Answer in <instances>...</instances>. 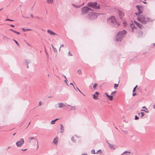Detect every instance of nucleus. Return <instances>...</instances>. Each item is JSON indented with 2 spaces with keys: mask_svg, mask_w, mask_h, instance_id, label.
<instances>
[{
  "mask_svg": "<svg viewBox=\"0 0 155 155\" xmlns=\"http://www.w3.org/2000/svg\"><path fill=\"white\" fill-rule=\"evenodd\" d=\"M127 32L125 30L119 31L116 35L115 41H120L122 38L125 36Z\"/></svg>",
  "mask_w": 155,
  "mask_h": 155,
  "instance_id": "nucleus-1",
  "label": "nucleus"
},
{
  "mask_svg": "<svg viewBox=\"0 0 155 155\" xmlns=\"http://www.w3.org/2000/svg\"><path fill=\"white\" fill-rule=\"evenodd\" d=\"M98 15V13L91 12L89 13L88 15V18L90 20H93L97 18Z\"/></svg>",
  "mask_w": 155,
  "mask_h": 155,
  "instance_id": "nucleus-2",
  "label": "nucleus"
},
{
  "mask_svg": "<svg viewBox=\"0 0 155 155\" xmlns=\"http://www.w3.org/2000/svg\"><path fill=\"white\" fill-rule=\"evenodd\" d=\"M137 19L143 24H145L149 21L148 18H145L144 15H140L138 17Z\"/></svg>",
  "mask_w": 155,
  "mask_h": 155,
  "instance_id": "nucleus-3",
  "label": "nucleus"
},
{
  "mask_svg": "<svg viewBox=\"0 0 155 155\" xmlns=\"http://www.w3.org/2000/svg\"><path fill=\"white\" fill-rule=\"evenodd\" d=\"M87 5L88 6L91 7L93 8L97 9H100L99 5L97 4L96 2L94 3L89 2L87 4Z\"/></svg>",
  "mask_w": 155,
  "mask_h": 155,
  "instance_id": "nucleus-4",
  "label": "nucleus"
},
{
  "mask_svg": "<svg viewBox=\"0 0 155 155\" xmlns=\"http://www.w3.org/2000/svg\"><path fill=\"white\" fill-rule=\"evenodd\" d=\"M107 22L109 23H116V19L114 16L109 17L107 19Z\"/></svg>",
  "mask_w": 155,
  "mask_h": 155,
  "instance_id": "nucleus-5",
  "label": "nucleus"
},
{
  "mask_svg": "<svg viewBox=\"0 0 155 155\" xmlns=\"http://www.w3.org/2000/svg\"><path fill=\"white\" fill-rule=\"evenodd\" d=\"M91 9L87 7H84L81 9V12L83 14H85L87 13Z\"/></svg>",
  "mask_w": 155,
  "mask_h": 155,
  "instance_id": "nucleus-6",
  "label": "nucleus"
},
{
  "mask_svg": "<svg viewBox=\"0 0 155 155\" xmlns=\"http://www.w3.org/2000/svg\"><path fill=\"white\" fill-rule=\"evenodd\" d=\"M24 141L23 138H21L20 141L17 142L16 144L18 147H21L24 143Z\"/></svg>",
  "mask_w": 155,
  "mask_h": 155,
  "instance_id": "nucleus-7",
  "label": "nucleus"
},
{
  "mask_svg": "<svg viewBox=\"0 0 155 155\" xmlns=\"http://www.w3.org/2000/svg\"><path fill=\"white\" fill-rule=\"evenodd\" d=\"M47 32L48 34H49L51 35H57L53 31L50 29L48 30L47 31Z\"/></svg>",
  "mask_w": 155,
  "mask_h": 155,
  "instance_id": "nucleus-8",
  "label": "nucleus"
},
{
  "mask_svg": "<svg viewBox=\"0 0 155 155\" xmlns=\"http://www.w3.org/2000/svg\"><path fill=\"white\" fill-rule=\"evenodd\" d=\"M105 94L106 95L107 97L108 98L109 100L111 101L113 100V98L112 96L109 95L108 94V93H105Z\"/></svg>",
  "mask_w": 155,
  "mask_h": 155,
  "instance_id": "nucleus-9",
  "label": "nucleus"
},
{
  "mask_svg": "<svg viewBox=\"0 0 155 155\" xmlns=\"http://www.w3.org/2000/svg\"><path fill=\"white\" fill-rule=\"evenodd\" d=\"M136 7L137 8L138 11V15H140L142 13V11H141L142 8L138 6H137Z\"/></svg>",
  "mask_w": 155,
  "mask_h": 155,
  "instance_id": "nucleus-10",
  "label": "nucleus"
},
{
  "mask_svg": "<svg viewBox=\"0 0 155 155\" xmlns=\"http://www.w3.org/2000/svg\"><path fill=\"white\" fill-rule=\"evenodd\" d=\"M118 13L120 18H122L124 15V13L122 11H118Z\"/></svg>",
  "mask_w": 155,
  "mask_h": 155,
  "instance_id": "nucleus-11",
  "label": "nucleus"
},
{
  "mask_svg": "<svg viewBox=\"0 0 155 155\" xmlns=\"http://www.w3.org/2000/svg\"><path fill=\"white\" fill-rule=\"evenodd\" d=\"M98 93L97 92H96L93 95V98L95 100H97V96L98 95Z\"/></svg>",
  "mask_w": 155,
  "mask_h": 155,
  "instance_id": "nucleus-12",
  "label": "nucleus"
},
{
  "mask_svg": "<svg viewBox=\"0 0 155 155\" xmlns=\"http://www.w3.org/2000/svg\"><path fill=\"white\" fill-rule=\"evenodd\" d=\"M91 153L92 154H95V153H102V152L101 150H98L97 152L95 153V151L94 150H92L91 151Z\"/></svg>",
  "mask_w": 155,
  "mask_h": 155,
  "instance_id": "nucleus-13",
  "label": "nucleus"
},
{
  "mask_svg": "<svg viewBox=\"0 0 155 155\" xmlns=\"http://www.w3.org/2000/svg\"><path fill=\"white\" fill-rule=\"evenodd\" d=\"M59 107L60 108L65 106V104L63 103H59L58 104Z\"/></svg>",
  "mask_w": 155,
  "mask_h": 155,
  "instance_id": "nucleus-14",
  "label": "nucleus"
},
{
  "mask_svg": "<svg viewBox=\"0 0 155 155\" xmlns=\"http://www.w3.org/2000/svg\"><path fill=\"white\" fill-rule=\"evenodd\" d=\"M67 107L71 110H75V106H72L70 105H68Z\"/></svg>",
  "mask_w": 155,
  "mask_h": 155,
  "instance_id": "nucleus-15",
  "label": "nucleus"
},
{
  "mask_svg": "<svg viewBox=\"0 0 155 155\" xmlns=\"http://www.w3.org/2000/svg\"><path fill=\"white\" fill-rule=\"evenodd\" d=\"M134 22L139 28H140V29L142 28V25L141 24L138 23L137 22H136L135 21H134Z\"/></svg>",
  "mask_w": 155,
  "mask_h": 155,
  "instance_id": "nucleus-16",
  "label": "nucleus"
},
{
  "mask_svg": "<svg viewBox=\"0 0 155 155\" xmlns=\"http://www.w3.org/2000/svg\"><path fill=\"white\" fill-rule=\"evenodd\" d=\"M58 140V137H56L54 140L53 141V142L56 144H57Z\"/></svg>",
  "mask_w": 155,
  "mask_h": 155,
  "instance_id": "nucleus-17",
  "label": "nucleus"
},
{
  "mask_svg": "<svg viewBox=\"0 0 155 155\" xmlns=\"http://www.w3.org/2000/svg\"><path fill=\"white\" fill-rule=\"evenodd\" d=\"M61 127V132H62L64 130V127L62 124H61L60 125Z\"/></svg>",
  "mask_w": 155,
  "mask_h": 155,
  "instance_id": "nucleus-18",
  "label": "nucleus"
},
{
  "mask_svg": "<svg viewBox=\"0 0 155 155\" xmlns=\"http://www.w3.org/2000/svg\"><path fill=\"white\" fill-rule=\"evenodd\" d=\"M143 33L142 31H140L138 34V36L140 37V36H142L143 35Z\"/></svg>",
  "mask_w": 155,
  "mask_h": 155,
  "instance_id": "nucleus-19",
  "label": "nucleus"
},
{
  "mask_svg": "<svg viewBox=\"0 0 155 155\" xmlns=\"http://www.w3.org/2000/svg\"><path fill=\"white\" fill-rule=\"evenodd\" d=\"M77 73L79 75H81L82 74V71L81 70V69H79L77 71Z\"/></svg>",
  "mask_w": 155,
  "mask_h": 155,
  "instance_id": "nucleus-20",
  "label": "nucleus"
},
{
  "mask_svg": "<svg viewBox=\"0 0 155 155\" xmlns=\"http://www.w3.org/2000/svg\"><path fill=\"white\" fill-rule=\"evenodd\" d=\"M53 2V0H47V2L49 4H51Z\"/></svg>",
  "mask_w": 155,
  "mask_h": 155,
  "instance_id": "nucleus-21",
  "label": "nucleus"
},
{
  "mask_svg": "<svg viewBox=\"0 0 155 155\" xmlns=\"http://www.w3.org/2000/svg\"><path fill=\"white\" fill-rule=\"evenodd\" d=\"M97 84L96 83H95L94 84L93 87L94 89H95V87L97 86Z\"/></svg>",
  "mask_w": 155,
  "mask_h": 155,
  "instance_id": "nucleus-22",
  "label": "nucleus"
},
{
  "mask_svg": "<svg viewBox=\"0 0 155 155\" xmlns=\"http://www.w3.org/2000/svg\"><path fill=\"white\" fill-rule=\"evenodd\" d=\"M58 119H56L54 120H53L51 121V123L52 124H54V122H55V121L57 120H58Z\"/></svg>",
  "mask_w": 155,
  "mask_h": 155,
  "instance_id": "nucleus-23",
  "label": "nucleus"
},
{
  "mask_svg": "<svg viewBox=\"0 0 155 155\" xmlns=\"http://www.w3.org/2000/svg\"><path fill=\"white\" fill-rule=\"evenodd\" d=\"M118 84H115L114 85V88L115 89H117V87L118 86Z\"/></svg>",
  "mask_w": 155,
  "mask_h": 155,
  "instance_id": "nucleus-24",
  "label": "nucleus"
},
{
  "mask_svg": "<svg viewBox=\"0 0 155 155\" xmlns=\"http://www.w3.org/2000/svg\"><path fill=\"white\" fill-rule=\"evenodd\" d=\"M71 140H72V141L73 142H75V140L74 139V137H72L71 138Z\"/></svg>",
  "mask_w": 155,
  "mask_h": 155,
  "instance_id": "nucleus-25",
  "label": "nucleus"
},
{
  "mask_svg": "<svg viewBox=\"0 0 155 155\" xmlns=\"http://www.w3.org/2000/svg\"><path fill=\"white\" fill-rule=\"evenodd\" d=\"M14 32L18 35H19L20 34V33L19 32H18L15 31H14Z\"/></svg>",
  "mask_w": 155,
  "mask_h": 155,
  "instance_id": "nucleus-26",
  "label": "nucleus"
},
{
  "mask_svg": "<svg viewBox=\"0 0 155 155\" xmlns=\"http://www.w3.org/2000/svg\"><path fill=\"white\" fill-rule=\"evenodd\" d=\"M148 19H149V21H153L154 19H152V18H148Z\"/></svg>",
  "mask_w": 155,
  "mask_h": 155,
  "instance_id": "nucleus-27",
  "label": "nucleus"
},
{
  "mask_svg": "<svg viewBox=\"0 0 155 155\" xmlns=\"http://www.w3.org/2000/svg\"><path fill=\"white\" fill-rule=\"evenodd\" d=\"M22 30L24 31H31V29H24V28H22Z\"/></svg>",
  "mask_w": 155,
  "mask_h": 155,
  "instance_id": "nucleus-28",
  "label": "nucleus"
},
{
  "mask_svg": "<svg viewBox=\"0 0 155 155\" xmlns=\"http://www.w3.org/2000/svg\"><path fill=\"white\" fill-rule=\"evenodd\" d=\"M108 145L109 146L110 148H112L113 147V146L110 143H108Z\"/></svg>",
  "mask_w": 155,
  "mask_h": 155,
  "instance_id": "nucleus-29",
  "label": "nucleus"
},
{
  "mask_svg": "<svg viewBox=\"0 0 155 155\" xmlns=\"http://www.w3.org/2000/svg\"><path fill=\"white\" fill-rule=\"evenodd\" d=\"M137 85H136V87L134 88L133 90V92H135L136 91V88L137 87Z\"/></svg>",
  "mask_w": 155,
  "mask_h": 155,
  "instance_id": "nucleus-30",
  "label": "nucleus"
},
{
  "mask_svg": "<svg viewBox=\"0 0 155 155\" xmlns=\"http://www.w3.org/2000/svg\"><path fill=\"white\" fill-rule=\"evenodd\" d=\"M13 40L15 42V43H16V44L17 45H18V46H19V44H18V42L16 41L15 40Z\"/></svg>",
  "mask_w": 155,
  "mask_h": 155,
  "instance_id": "nucleus-31",
  "label": "nucleus"
},
{
  "mask_svg": "<svg viewBox=\"0 0 155 155\" xmlns=\"http://www.w3.org/2000/svg\"><path fill=\"white\" fill-rule=\"evenodd\" d=\"M34 139V137H30L29 138V140H30V142L31 140H33Z\"/></svg>",
  "mask_w": 155,
  "mask_h": 155,
  "instance_id": "nucleus-32",
  "label": "nucleus"
},
{
  "mask_svg": "<svg viewBox=\"0 0 155 155\" xmlns=\"http://www.w3.org/2000/svg\"><path fill=\"white\" fill-rule=\"evenodd\" d=\"M117 92L116 91H114L113 92H112L111 93V95H114V93H116Z\"/></svg>",
  "mask_w": 155,
  "mask_h": 155,
  "instance_id": "nucleus-33",
  "label": "nucleus"
},
{
  "mask_svg": "<svg viewBox=\"0 0 155 155\" xmlns=\"http://www.w3.org/2000/svg\"><path fill=\"white\" fill-rule=\"evenodd\" d=\"M141 117H142L144 116V113L143 112H141Z\"/></svg>",
  "mask_w": 155,
  "mask_h": 155,
  "instance_id": "nucleus-34",
  "label": "nucleus"
},
{
  "mask_svg": "<svg viewBox=\"0 0 155 155\" xmlns=\"http://www.w3.org/2000/svg\"><path fill=\"white\" fill-rule=\"evenodd\" d=\"M39 105L40 106L41 105H42V102H41V101H39Z\"/></svg>",
  "mask_w": 155,
  "mask_h": 155,
  "instance_id": "nucleus-35",
  "label": "nucleus"
},
{
  "mask_svg": "<svg viewBox=\"0 0 155 155\" xmlns=\"http://www.w3.org/2000/svg\"><path fill=\"white\" fill-rule=\"evenodd\" d=\"M4 39H8V38L7 37H6V36H4Z\"/></svg>",
  "mask_w": 155,
  "mask_h": 155,
  "instance_id": "nucleus-36",
  "label": "nucleus"
},
{
  "mask_svg": "<svg viewBox=\"0 0 155 155\" xmlns=\"http://www.w3.org/2000/svg\"><path fill=\"white\" fill-rule=\"evenodd\" d=\"M138 118H139V117H137V115H136L135 117V119L137 120L138 119Z\"/></svg>",
  "mask_w": 155,
  "mask_h": 155,
  "instance_id": "nucleus-37",
  "label": "nucleus"
},
{
  "mask_svg": "<svg viewBox=\"0 0 155 155\" xmlns=\"http://www.w3.org/2000/svg\"><path fill=\"white\" fill-rule=\"evenodd\" d=\"M6 21H13V20L9 19H7L6 20Z\"/></svg>",
  "mask_w": 155,
  "mask_h": 155,
  "instance_id": "nucleus-38",
  "label": "nucleus"
},
{
  "mask_svg": "<svg viewBox=\"0 0 155 155\" xmlns=\"http://www.w3.org/2000/svg\"><path fill=\"white\" fill-rule=\"evenodd\" d=\"M141 111H145V112H146L147 113H149V112L148 111H145V110H141Z\"/></svg>",
  "mask_w": 155,
  "mask_h": 155,
  "instance_id": "nucleus-39",
  "label": "nucleus"
},
{
  "mask_svg": "<svg viewBox=\"0 0 155 155\" xmlns=\"http://www.w3.org/2000/svg\"><path fill=\"white\" fill-rule=\"evenodd\" d=\"M73 5V6H74V7H77V8H79V7H80V6H75V5Z\"/></svg>",
  "mask_w": 155,
  "mask_h": 155,
  "instance_id": "nucleus-40",
  "label": "nucleus"
},
{
  "mask_svg": "<svg viewBox=\"0 0 155 155\" xmlns=\"http://www.w3.org/2000/svg\"><path fill=\"white\" fill-rule=\"evenodd\" d=\"M143 108H144V109H145L146 110H147V109L146 108V107H142Z\"/></svg>",
  "mask_w": 155,
  "mask_h": 155,
  "instance_id": "nucleus-41",
  "label": "nucleus"
},
{
  "mask_svg": "<svg viewBox=\"0 0 155 155\" xmlns=\"http://www.w3.org/2000/svg\"><path fill=\"white\" fill-rule=\"evenodd\" d=\"M64 77L65 78H66V80H65V81L66 82V83L67 84H68L67 82H66V81L67 80V79H66V77L65 76H64Z\"/></svg>",
  "mask_w": 155,
  "mask_h": 155,
  "instance_id": "nucleus-42",
  "label": "nucleus"
},
{
  "mask_svg": "<svg viewBox=\"0 0 155 155\" xmlns=\"http://www.w3.org/2000/svg\"><path fill=\"white\" fill-rule=\"evenodd\" d=\"M70 84H71V85H72L73 86V87H74V88L75 89V87L74 86V85H73V84H72V83H70Z\"/></svg>",
  "mask_w": 155,
  "mask_h": 155,
  "instance_id": "nucleus-43",
  "label": "nucleus"
},
{
  "mask_svg": "<svg viewBox=\"0 0 155 155\" xmlns=\"http://www.w3.org/2000/svg\"><path fill=\"white\" fill-rule=\"evenodd\" d=\"M68 54H69V55H70V56H72V54L70 53V51H69Z\"/></svg>",
  "mask_w": 155,
  "mask_h": 155,
  "instance_id": "nucleus-44",
  "label": "nucleus"
},
{
  "mask_svg": "<svg viewBox=\"0 0 155 155\" xmlns=\"http://www.w3.org/2000/svg\"><path fill=\"white\" fill-rule=\"evenodd\" d=\"M132 95H133V96H135L136 95V93H133V94Z\"/></svg>",
  "mask_w": 155,
  "mask_h": 155,
  "instance_id": "nucleus-45",
  "label": "nucleus"
},
{
  "mask_svg": "<svg viewBox=\"0 0 155 155\" xmlns=\"http://www.w3.org/2000/svg\"><path fill=\"white\" fill-rule=\"evenodd\" d=\"M129 153V154H130V152H126H126H124V153H123V154H124V153Z\"/></svg>",
  "mask_w": 155,
  "mask_h": 155,
  "instance_id": "nucleus-46",
  "label": "nucleus"
},
{
  "mask_svg": "<svg viewBox=\"0 0 155 155\" xmlns=\"http://www.w3.org/2000/svg\"><path fill=\"white\" fill-rule=\"evenodd\" d=\"M10 30L11 31H13L14 32V31H15V30H13L12 29H10Z\"/></svg>",
  "mask_w": 155,
  "mask_h": 155,
  "instance_id": "nucleus-47",
  "label": "nucleus"
},
{
  "mask_svg": "<svg viewBox=\"0 0 155 155\" xmlns=\"http://www.w3.org/2000/svg\"><path fill=\"white\" fill-rule=\"evenodd\" d=\"M10 26H11L12 27H15L14 25H11Z\"/></svg>",
  "mask_w": 155,
  "mask_h": 155,
  "instance_id": "nucleus-48",
  "label": "nucleus"
},
{
  "mask_svg": "<svg viewBox=\"0 0 155 155\" xmlns=\"http://www.w3.org/2000/svg\"><path fill=\"white\" fill-rule=\"evenodd\" d=\"M131 27H132V31H133V29H134V27H133V26H132V25H131Z\"/></svg>",
  "mask_w": 155,
  "mask_h": 155,
  "instance_id": "nucleus-49",
  "label": "nucleus"
},
{
  "mask_svg": "<svg viewBox=\"0 0 155 155\" xmlns=\"http://www.w3.org/2000/svg\"><path fill=\"white\" fill-rule=\"evenodd\" d=\"M64 47V45H61V46L60 47Z\"/></svg>",
  "mask_w": 155,
  "mask_h": 155,
  "instance_id": "nucleus-50",
  "label": "nucleus"
},
{
  "mask_svg": "<svg viewBox=\"0 0 155 155\" xmlns=\"http://www.w3.org/2000/svg\"><path fill=\"white\" fill-rule=\"evenodd\" d=\"M78 91L81 93L82 94H83L81 92V91L79 90H78Z\"/></svg>",
  "mask_w": 155,
  "mask_h": 155,
  "instance_id": "nucleus-51",
  "label": "nucleus"
},
{
  "mask_svg": "<svg viewBox=\"0 0 155 155\" xmlns=\"http://www.w3.org/2000/svg\"><path fill=\"white\" fill-rule=\"evenodd\" d=\"M143 3H145V4H146L147 3V2H143Z\"/></svg>",
  "mask_w": 155,
  "mask_h": 155,
  "instance_id": "nucleus-52",
  "label": "nucleus"
},
{
  "mask_svg": "<svg viewBox=\"0 0 155 155\" xmlns=\"http://www.w3.org/2000/svg\"><path fill=\"white\" fill-rule=\"evenodd\" d=\"M82 155H87L86 154H82Z\"/></svg>",
  "mask_w": 155,
  "mask_h": 155,
  "instance_id": "nucleus-53",
  "label": "nucleus"
},
{
  "mask_svg": "<svg viewBox=\"0 0 155 155\" xmlns=\"http://www.w3.org/2000/svg\"><path fill=\"white\" fill-rule=\"evenodd\" d=\"M15 134H16V133H15L14 134H13V136H14Z\"/></svg>",
  "mask_w": 155,
  "mask_h": 155,
  "instance_id": "nucleus-54",
  "label": "nucleus"
},
{
  "mask_svg": "<svg viewBox=\"0 0 155 155\" xmlns=\"http://www.w3.org/2000/svg\"><path fill=\"white\" fill-rule=\"evenodd\" d=\"M3 8H2L1 9H0V11H1L2 9Z\"/></svg>",
  "mask_w": 155,
  "mask_h": 155,
  "instance_id": "nucleus-55",
  "label": "nucleus"
},
{
  "mask_svg": "<svg viewBox=\"0 0 155 155\" xmlns=\"http://www.w3.org/2000/svg\"><path fill=\"white\" fill-rule=\"evenodd\" d=\"M28 45L30 46V45L28 43Z\"/></svg>",
  "mask_w": 155,
  "mask_h": 155,
  "instance_id": "nucleus-56",
  "label": "nucleus"
},
{
  "mask_svg": "<svg viewBox=\"0 0 155 155\" xmlns=\"http://www.w3.org/2000/svg\"><path fill=\"white\" fill-rule=\"evenodd\" d=\"M77 89H78V90H79V89L78 88H77Z\"/></svg>",
  "mask_w": 155,
  "mask_h": 155,
  "instance_id": "nucleus-57",
  "label": "nucleus"
},
{
  "mask_svg": "<svg viewBox=\"0 0 155 155\" xmlns=\"http://www.w3.org/2000/svg\"><path fill=\"white\" fill-rule=\"evenodd\" d=\"M52 47L53 48H54V47L53 46H52Z\"/></svg>",
  "mask_w": 155,
  "mask_h": 155,
  "instance_id": "nucleus-58",
  "label": "nucleus"
},
{
  "mask_svg": "<svg viewBox=\"0 0 155 155\" xmlns=\"http://www.w3.org/2000/svg\"><path fill=\"white\" fill-rule=\"evenodd\" d=\"M27 150V149H25V150Z\"/></svg>",
  "mask_w": 155,
  "mask_h": 155,
  "instance_id": "nucleus-59",
  "label": "nucleus"
},
{
  "mask_svg": "<svg viewBox=\"0 0 155 155\" xmlns=\"http://www.w3.org/2000/svg\"><path fill=\"white\" fill-rule=\"evenodd\" d=\"M30 123H29V124H30Z\"/></svg>",
  "mask_w": 155,
  "mask_h": 155,
  "instance_id": "nucleus-60",
  "label": "nucleus"
}]
</instances>
